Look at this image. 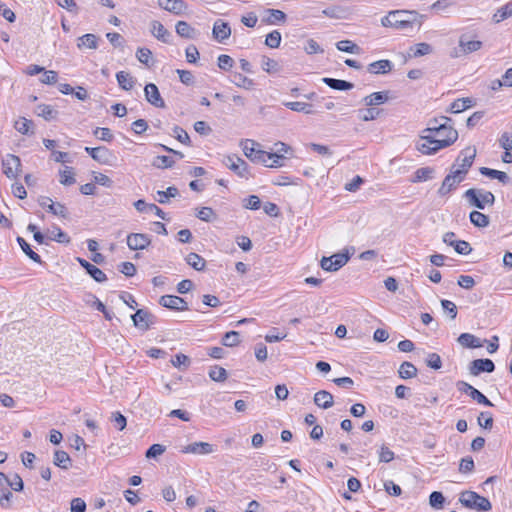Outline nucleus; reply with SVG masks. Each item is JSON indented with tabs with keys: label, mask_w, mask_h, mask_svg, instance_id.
Instances as JSON below:
<instances>
[{
	"label": "nucleus",
	"mask_w": 512,
	"mask_h": 512,
	"mask_svg": "<svg viewBox=\"0 0 512 512\" xmlns=\"http://www.w3.org/2000/svg\"><path fill=\"white\" fill-rule=\"evenodd\" d=\"M458 139V132L452 125V119L446 116L431 119L423 130L416 148L424 155H432L451 146Z\"/></svg>",
	"instance_id": "obj_1"
},
{
	"label": "nucleus",
	"mask_w": 512,
	"mask_h": 512,
	"mask_svg": "<svg viewBox=\"0 0 512 512\" xmlns=\"http://www.w3.org/2000/svg\"><path fill=\"white\" fill-rule=\"evenodd\" d=\"M423 15L414 10H395L390 11L382 18L381 23L384 27H393L398 30H412L413 25L418 21L419 27L422 24Z\"/></svg>",
	"instance_id": "obj_2"
},
{
	"label": "nucleus",
	"mask_w": 512,
	"mask_h": 512,
	"mask_svg": "<svg viewBox=\"0 0 512 512\" xmlns=\"http://www.w3.org/2000/svg\"><path fill=\"white\" fill-rule=\"evenodd\" d=\"M459 501L469 509L486 512L491 510L492 505L488 498L479 495L474 491H464L460 494Z\"/></svg>",
	"instance_id": "obj_3"
},
{
	"label": "nucleus",
	"mask_w": 512,
	"mask_h": 512,
	"mask_svg": "<svg viewBox=\"0 0 512 512\" xmlns=\"http://www.w3.org/2000/svg\"><path fill=\"white\" fill-rule=\"evenodd\" d=\"M464 197L471 206L481 210L485 209L486 205L492 206L495 202L494 194L482 189L470 188L464 193Z\"/></svg>",
	"instance_id": "obj_4"
},
{
	"label": "nucleus",
	"mask_w": 512,
	"mask_h": 512,
	"mask_svg": "<svg viewBox=\"0 0 512 512\" xmlns=\"http://www.w3.org/2000/svg\"><path fill=\"white\" fill-rule=\"evenodd\" d=\"M476 157V149L474 147H466L463 149L459 156L457 157L455 163L452 165L451 169L460 173V175L465 178L469 169L473 165L474 159Z\"/></svg>",
	"instance_id": "obj_5"
},
{
	"label": "nucleus",
	"mask_w": 512,
	"mask_h": 512,
	"mask_svg": "<svg viewBox=\"0 0 512 512\" xmlns=\"http://www.w3.org/2000/svg\"><path fill=\"white\" fill-rule=\"evenodd\" d=\"M349 258L347 253H337L330 257H323L320 265L323 270L334 272L342 268L349 261Z\"/></svg>",
	"instance_id": "obj_6"
},
{
	"label": "nucleus",
	"mask_w": 512,
	"mask_h": 512,
	"mask_svg": "<svg viewBox=\"0 0 512 512\" xmlns=\"http://www.w3.org/2000/svg\"><path fill=\"white\" fill-rule=\"evenodd\" d=\"M223 163L227 168L242 178L247 179L250 176L247 163L238 156H227L224 158Z\"/></svg>",
	"instance_id": "obj_7"
},
{
	"label": "nucleus",
	"mask_w": 512,
	"mask_h": 512,
	"mask_svg": "<svg viewBox=\"0 0 512 512\" xmlns=\"http://www.w3.org/2000/svg\"><path fill=\"white\" fill-rule=\"evenodd\" d=\"M2 168L4 174L10 178L15 179L18 177L21 170V160L18 156L13 154H7L2 159Z\"/></svg>",
	"instance_id": "obj_8"
},
{
	"label": "nucleus",
	"mask_w": 512,
	"mask_h": 512,
	"mask_svg": "<svg viewBox=\"0 0 512 512\" xmlns=\"http://www.w3.org/2000/svg\"><path fill=\"white\" fill-rule=\"evenodd\" d=\"M460 173L454 172L450 169V173L446 175L437 193L440 197L448 195L450 192L455 190L457 186L464 180Z\"/></svg>",
	"instance_id": "obj_9"
},
{
	"label": "nucleus",
	"mask_w": 512,
	"mask_h": 512,
	"mask_svg": "<svg viewBox=\"0 0 512 512\" xmlns=\"http://www.w3.org/2000/svg\"><path fill=\"white\" fill-rule=\"evenodd\" d=\"M442 240L445 244L452 246L458 254L468 255L472 251V248L467 241L456 240V235L454 232H446L443 235Z\"/></svg>",
	"instance_id": "obj_10"
},
{
	"label": "nucleus",
	"mask_w": 512,
	"mask_h": 512,
	"mask_svg": "<svg viewBox=\"0 0 512 512\" xmlns=\"http://www.w3.org/2000/svg\"><path fill=\"white\" fill-rule=\"evenodd\" d=\"M151 244V237L144 233H130L127 235V246L130 250H144Z\"/></svg>",
	"instance_id": "obj_11"
},
{
	"label": "nucleus",
	"mask_w": 512,
	"mask_h": 512,
	"mask_svg": "<svg viewBox=\"0 0 512 512\" xmlns=\"http://www.w3.org/2000/svg\"><path fill=\"white\" fill-rule=\"evenodd\" d=\"M159 304L167 309L175 311H186L188 310L187 302L176 295H163L159 299Z\"/></svg>",
	"instance_id": "obj_12"
},
{
	"label": "nucleus",
	"mask_w": 512,
	"mask_h": 512,
	"mask_svg": "<svg viewBox=\"0 0 512 512\" xmlns=\"http://www.w3.org/2000/svg\"><path fill=\"white\" fill-rule=\"evenodd\" d=\"M85 151L97 162L103 165H110L112 158H114L113 153L106 147H86Z\"/></svg>",
	"instance_id": "obj_13"
},
{
	"label": "nucleus",
	"mask_w": 512,
	"mask_h": 512,
	"mask_svg": "<svg viewBox=\"0 0 512 512\" xmlns=\"http://www.w3.org/2000/svg\"><path fill=\"white\" fill-rule=\"evenodd\" d=\"M214 451V445L208 442H193L181 448V452L184 454L208 455Z\"/></svg>",
	"instance_id": "obj_14"
},
{
	"label": "nucleus",
	"mask_w": 512,
	"mask_h": 512,
	"mask_svg": "<svg viewBox=\"0 0 512 512\" xmlns=\"http://www.w3.org/2000/svg\"><path fill=\"white\" fill-rule=\"evenodd\" d=\"M459 49H454L451 53L452 57H459L462 54H469L478 51L482 47V42L478 40H465L464 36L460 37Z\"/></svg>",
	"instance_id": "obj_15"
},
{
	"label": "nucleus",
	"mask_w": 512,
	"mask_h": 512,
	"mask_svg": "<svg viewBox=\"0 0 512 512\" xmlns=\"http://www.w3.org/2000/svg\"><path fill=\"white\" fill-rule=\"evenodd\" d=\"M158 5L175 15H183L188 10V5L183 0H158Z\"/></svg>",
	"instance_id": "obj_16"
},
{
	"label": "nucleus",
	"mask_w": 512,
	"mask_h": 512,
	"mask_svg": "<svg viewBox=\"0 0 512 512\" xmlns=\"http://www.w3.org/2000/svg\"><path fill=\"white\" fill-rule=\"evenodd\" d=\"M145 98L146 100L153 106L157 108H164L165 102L163 98L160 95V92L158 90V87L153 84L149 83L144 88Z\"/></svg>",
	"instance_id": "obj_17"
},
{
	"label": "nucleus",
	"mask_w": 512,
	"mask_h": 512,
	"mask_svg": "<svg viewBox=\"0 0 512 512\" xmlns=\"http://www.w3.org/2000/svg\"><path fill=\"white\" fill-rule=\"evenodd\" d=\"M40 206L47 208L50 213L62 218L68 217V210L62 203H54L49 197L39 199Z\"/></svg>",
	"instance_id": "obj_18"
},
{
	"label": "nucleus",
	"mask_w": 512,
	"mask_h": 512,
	"mask_svg": "<svg viewBox=\"0 0 512 512\" xmlns=\"http://www.w3.org/2000/svg\"><path fill=\"white\" fill-rule=\"evenodd\" d=\"M495 369V365L490 359H476L470 363L469 372L473 376L479 375L481 372L491 373Z\"/></svg>",
	"instance_id": "obj_19"
},
{
	"label": "nucleus",
	"mask_w": 512,
	"mask_h": 512,
	"mask_svg": "<svg viewBox=\"0 0 512 512\" xmlns=\"http://www.w3.org/2000/svg\"><path fill=\"white\" fill-rule=\"evenodd\" d=\"M154 316L144 309H138L134 315H132L133 323L136 327L147 330L151 324H153Z\"/></svg>",
	"instance_id": "obj_20"
},
{
	"label": "nucleus",
	"mask_w": 512,
	"mask_h": 512,
	"mask_svg": "<svg viewBox=\"0 0 512 512\" xmlns=\"http://www.w3.org/2000/svg\"><path fill=\"white\" fill-rule=\"evenodd\" d=\"M240 146L242 147L244 155L252 162H255L256 157H258V152L262 151L260 144L251 139L242 140Z\"/></svg>",
	"instance_id": "obj_21"
},
{
	"label": "nucleus",
	"mask_w": 512,
	"mask_h": 512,
	"mask_svg": "<svg viewBox=\"0 0 512 512\" xmlns=\"http://www.w3.org/2000/svg\"><path fill=\"white\" fill-rule=\"evenodd\" d=\"M79 264L87 271V273L97 282L101 283L106 281V274L96 267L95 265L89 263L87 260L78 258Z\"/></svg>",
	"instance_id": "obj_22"
},
{
	"label": "nucleus",
	"mask_w": 512,
	"mask_h": 512,
	"mask_svg": "<svg viewBox=\"0 0 512 512\" xmlns=\"http://www.w3.org/2000/svg\"><path fill=\"white\" fill-rule=\"evenodd\" d=\"M150 32L159 41H161L163 43H168L169 42V38H170L171 34L164 27V25L161 22H159L157 20H153L150 23Z\"/></svg>",
	"instance_id": "obj_23"
},
{
	"label": "nucleus",
	"mask_w": 512,
	"mask_h": 512,
	"mask_svg": "<svg viewBox=\"0 0 512 512\" xmlns=\"http://www.w3.org/2000/svg\"><path fill=\"white\" fill-rule=\"evenodd\" d=\"M389 99V91L374 92L363 98L365 106L372 107L384 104Z\"/></svg>",
	"instance_id": "obj_24"
},
{
	"label": "nucleus",
	"mask_w": 512,
	"mask_h": 512,
	"mask_svg": "<svg viewBox=\"0 0 512 512\" xmlns=\"http://www.w3.org/2000/svg\"><path fill=\"white\" fill-rule=\"evenodd\" d=\"M231 34L230 26L227 22L217 20L213 26V36L218 42H223Z\"/></svg>",
	"instance_id": "obj_25"
},
{
	"label": "nucleus",
	"mask_w": 512,
	"mask_h": 512,
	"mask_svg": "<svg viewBox=\"0 0 512 512\" xmlns=\"http://www.w3.org/2000/svg\"><path fill=\"white\" fill-rule=\"evenodd\" d=\"M313 400L315 405L322 409H329L334 404L333 395L326 390H320L316 392Z\"/></svg>",
	"instance_id": "obj_26"
},
{
	"label": "nucleus",
	"mask_w": 512,
	"mask_h": 512,
	"mask_svg": "<svg viewBox=\"0 0 512 512\" xmlns=\"http://www.w3.org/2000/svg\"><path fill=\"white\" fill-rule=\"evenodd\" d=\"M392 67L391 61L383 59L370 63L367 70L371 74H387L392 70Z\"/></svg>",
	"instance_id": "obj_27"
},
{
	"label": "nucleus",
	"mask_w": 512,
	"mask_h": 512,
	"mask_svg": "<svg viewBox=\"0 0 512 512\" xmlns=\"http://www.w3.org/2000/svg\"><path fill=\"white\" fill-rule=\"evenodd\" d=\"M457 341L461 346L466 348H479L483 346L482 341L470 333H462Z\"/></svg>",
	"instance_id": "obj_28"
},
{
	"label": "nucleus",
	"mask_w": 512,
	"mask_h": 512,
	"mask_svg": "<svg viewBox=\"0 0 512 512\" xmlns=\"http://www.w3.org/2000/svg\"><path fill=\"white\" fill-rule=\"evenodd\" d=\"M322 81L331 89L339 91L351 90L354 87L353 83L340 79L324 77Z\"/></svg>",
	"instance_id": "obj_29"
},
{
	"label": "nucleus",
	"mask_w": 512,
	"mask_h": 512,
	"mask_svg": "<svg viewBox=\"0 0 512 512\" xmlns=\"http://www.w3.org/2000/svg\"><path fill=\"white\" fill-rule=\"evenodd\" d=\"M176 33L186 39H193L196 36V30L186 21H178L175 25Z\"/></svg>",
	"instance_id": "obj_30"
},
{
	"label": "nucleus",
	"mask_w": 512,
	"mask_h": 512,
	"mask_svg": "<svg viewBox=\"0 0 512 512\" xmlns=\"http://www.w3.org/2000/svg\"><path fill=\"white\" fill-rule=\"evenodd\" d=\"M474 105V101L472 98H459L453 101L450 105L449 112L457 114L465 111L466 109L472 107Z\"/></svg>",
	"instance_id": "obj_31"
},
{
	"label": "nucleus",
	"mask_w": 512,
	"mask_h": 512,
	"mask_svg": "<svg viewBox=\"0 0 512 512\" xmlns=\"http://www.w3.org/2000/svg\"><path fill=\"white\" fill-rule=\"evenodd\" d=\"M116 80L121 89L129 91L135 84V79L126 71H119L116 73Z\"/></svg>",
	"instance_id": "obj_32"
},
{
	"label": "nucleus",
	"mask_w": 512,
	"mask_h": 512,
	"mask_svg": "<svg viewBox=\"0 0 512 512\" xmlns=\"http://www.w3.org/2000/svg\"><path fill=\"white\" fill-rule=\"evenodd\" d=\"M54 465L67 470L71 467L72 461L67 452L63 450H56L53 458Z\"/></svg>",
	"instance_id": "obj_33"
},
{
	"label": "nucleus",
	"mask_w": 512,
	"mask_h": 512,
	"mask_svg": "<svg viewBox=\"0 0 512 512\" xmlns=\"http://www.w3.org/2000/svg\"><path fill=\"white\" fill-rule=\"evenodd\" d=\"M479 172L484 176L490 177L492 179H497L499 182H501L503 184L509 183V177L503 171H499V170H495V169H491V168H487V167H481L479 169Z\"/></svg>",
	"instance_id": "obj_34"
},
{
	"label": "nucleus",
	"mask_w": 512,
	"mask_h": 512,
	"mask_svg": "<svg viewBox=\"0 0 512 512\" xmlns=\"http://www.w3.org/2000/svg\"><path fill=\"white\" fill-rule=\"evenodd\" d=\"M33 122L25 117H20L14 123V128L23 135L33 134Z\"/></svg>",
	"instance_id": "obj_35"
},
{
	"label": "nucleus",
	"mask_w": 512,
	"mask_h": 512,
	"mask_svg": "<svg viewBox=\"0 0 512 512\" xmlns=\"http://www.w3.org/2000/svg\"><path fill=\"white\" fill-rule=\"evenodd\" d=\"M187 264L194 268L197 271L204 270L206 266V261L203 257L198 255L197 253H189L185 258Z\"/></svg>",
	"instance_id": "obj_36"
},
{
	"label": "nucleus",
	"mask_w": 512,
	"mask_h": 512,
	"mask_svg": "<svg viewBox=\"0 0 512 512\" xmlns=\"http://www.w3.org/2000/svg\"><path fill=\"white\" fill-rule=\"evenodd\" d=\"M36 114L47 121L53 120L57 117L58 112L52 106L40 104L36 107Z\"/></svg>",
	"instance_id": "obj_37"
},
{
	"label": "nucleus",
	"mask_w": 512,
	"mask_h": 512,
	"mask_svg": "<svg viewBox=\"0 0 512 512\" xmlns=\"http://www.w3.org/2000/svg\"><path fill=\"white\" fill-rule=\"evenodd\" d=\"M261 67L264 71H266L269 74H277L281 71V66L278 63V61L267 56L262 57Z\"/></svg>",
	"instance_id": "obj_38"
},
{
	"label": "nucleus",
	"mask_w": 512,
	"mask_h": 512,
	"mask_svg": "<svg viewBox=\"0 0 512 512\" xmlns=\"http://www.w3.org/2000/svg\"><path fill=\"white\" fill-rule=\"evenodd\" d=\"M512 16V1L500 7L493 15V21L500 23L501 21Z\"/></svg>",
	"instance_id": "obj_39"
},
{
	"label": "nucleus",
	"mask_w": 512,
	"mask_h": 512,
	"mask_svg": "<svg viewBox=\"0 0 512 512\" xmlns=\"http://www.w3.org/2000/svg\"><path fill=\"white\" fill-rule=\"evenodd\" d=\"M469 218L476 227L485 228L489 225V217L479 211H472Z\"/></svg>",
	"instance_id": "obj_40"
},
{
	"label": "nucleus",
	"mask_w": 512,
	"mask_h": 512,
	"mask_svg": "<svg viewBox=\"0 0 512 512\" xmlns=\"http://www.w3.org/2000/svg\"><path fill=\"white\" fill-rule=\"evenodd\" d=\"M284 105L292 111L303 112L305 114L314 113V111L312 109V105L309 103L295 101V102H285Z\"/></svg>",
	"instance_id": "obj_41"
},
{
	"label": "nucleus",
	"mask_w": 512,
	"mask_h": 512,
	"mask_svg": "<svg viewBox=\"0 0 512 512\" xmlns=\"http://www.w3.org/2000/svg\"><path fill=\"white\" fill-rule=\"evenodd\" d=\"M398 373L402 379H409L416 376L417 368L411 362L406 361L400 365Z\"/></svg>",
	"instance_id": "obj_42"
},
{
	"label": "nucleus",
	"mask_w": 512,
	"mask_h": 512,
	"mask_svg": "<svg viewBox=\"0 0 512 512\" xmlns=\"http://www.w3.org/2000/svg\"><path fill=\"white\" fill-rule=\"evenodd\" d=\"M136 58L140 63H142L148 67H150L153 63L152 51L145 47L137 49Z\"/></svg>",
	"instance_id": "obj_43"
},
{
	"label": "nucleus",
	"mask_w": 512,
	"mask_h": 512,
	"mask_svg": "<svg viewBox=\"0 0 512 512\" xmlns=\"http://www.w3.org/2000/svg\"><path fill=\"white\" fill-rule=\"evenodd\" d=\"M78 48H88V49H96L97 48V37L94 34H85L78 38L77 43Z\"/></svg>",
	"instance_id": "obj_44"
},
{
	"label": "nucleus",
	"mask_w": 512,
	"mask_h": 512,
	"mask_svg": "<svg viewBox=\"0 0 512 512\" xmlns=\"http://www.w3.org/2000/svg\"><path fill=\"white\" fill-rule=\"evenodd\" d=\"M227 371L223 367L218 365H214L210 367L209 377L211 380L215 382H224L227 379Z\"/></svg>",
	"instance_id": "obj_45"
},
{
	"label": "nucleus",
	"mask_w": 512,
	"mask_h": 512,
	"mask_svg": "<svg viewBox=\"0 0 512 512\" xmlns=\"http://www.w3.org/2000/svg\"><path fill=\"white\" fill-rule=\"evenodd\" d=\"M17 242L19 243L22 251L34 262L36 263H42V260H41V257L36 253L34 252L30 245L22 238V237H17Z\"/></svg>",
	"instance_id": "obj_46"
},
{
	"label": "nucleus",
	"mask_w": 512,
	"mask_h": 512,
	"mask_svg": "<svg viewBox=\"0 0 512 512\" xmlns=\"http://www.w3.org/2000/svg\"><path fill=\"white\" fill-rule=\"evenodd\" d=\"M231 82L244 89H250L254 84L252 79H249L241 73H234L231 77Z\"/></svg>",
	"instance_id": "obj_47"
},
{
	"label": "nucleus",
	"mask_w": 512,
	"mask_h": 512,
	"mask_svg": "<svg viewBox=\"0 0 512 512\" xmlns=\"http://www.w3.org/2000/svg\"><path fill=\"white\" fill-rule=\"evenodd\" d=\"M434 170L430 167H422L415 171L413 182L427 181L433 177Z\"/></svg>",
	"instance_id": "obj_48"
},
{
	"label": "nucleus",
	"mask_w": 512,
	"mask_h": 512,
	"mask_svg": "<svg viewBox=\"0 0 512 512\" xmlns=\"http://www.w3.org/2000/svg\"><path fill=\"white\" fill-rule=\"evenodd\" d=\"M336 47L339 51H342V52L356 53V54H358L360 52L359 46L350 40L339 41V42H337Z\"/></svg>",
	"instance_id": "obj_49"
},
{
	"label": "nucleus",
	"mask_w": 512,
	"mask_h": 512,
	"mask_svg": "<svg viewBox=\"0 0 512 512\" xmlns=\"http://www.w3.org/2000/svg\"><path fill=\"white\" fill-rule=\"evenodd\" d=\"M240 335L237 331L227 332L222 338V344L226 347H235L240 343Z\"/></svg>",
	"instance_id": "obj_50"
},
{
	"label": "nucleus",
	"mask_w": 512,
	"mask_h": 512,
	"mask_svg": "<svg viewBox=\"0 0 512 512\" xmlns=\"http://www.w3.org/2000/svg\"><path fill=\"white\" fill-rule=\"evenodd\" d=\"M60 183L65 186H70L75 183V177L72 167H65L60 171Z\"/></svg>",
	"instance_id": "obj_51"
},
{
	"label": "nucleus",
	"mask_w": 512,
	"mask_h": 512,
	"mask_svg": "<svg viewBox=\"0 0 512 512\" xmlns=\"http://www.w3.org/2000/svg\"><path fill=\"white\" fill-rule=\"evenodd\" d=\"M359 117L363 121H372L379 117L381 110L375 109V108H367V109H361L358 111Z\"/></svg>",
	"instance_id": "obj_52"
},
{
	"label": "nucleus",
	"mask_w": 512,
	"mask_h": 512,
	"mask_svg": "<svg viewBox=\"0 0 512 512\" xmlns=\"http://www.w3.org/2000/svg\"><path fill=\"white\" fill-rule=\"evenodd\" d=\"M178 194V189L174 186H170L166 189V191H158L159 198L157 201L161 204H165L168 202L169 197H176Z\"/></svg>",
	"instance_id": "obj_53"
},
{
	"label": "nucleus",
	"mask_w": 512,
	"mask_h": 512,
	"mask_svg": "<svg viewBox=\"0 0 512 512\" xmlns=\"http://www.w3.org/2000/svg\"><path fill=\"white\" fill-rule=\"evenodd\" d=\"M281 43V33L277 30L270 32L266 36L265 44L270 48H278Z\"/></svg>",
	"instance_id": "obj_54"
},
{
	"label": "nucleus",
	"mask_w": 512,
	"mask_h": 512,
	"mask_svg": "<svg viewBox=\"0 0 512 512\" xmlns=\"http://www.w3.org/2000/svg\"><path fill=\"white\" fill-rule=\"evenodd\" d=\"M452 5H454L453 0H437L431 5L430 9L439 14L446 12Z\"/></svg>",
	"instance_id": "obj_55"
},
{
	"label": "nucleus",
	"mask_w": 512,
	"mask_h": 512,
	"mask_svg": "<svg viewBox=\"0 0 512 512\" xmlns=\"http://www.w3.org/2000/svg\"><path fill=\"white\" fill-rule=\"evenodd\" d=\"M173 136L182 144H185L187 146L191 145L190 137L183 128L175 126L173 128Z\"/></svg>",
	"instance_id": "obj_56"
},
{
	"label": "nucleus",
	"mask_w": 512,
	"mask_h": 512,
	"mask_svg": "<svg viewBox=\"0 0 512 512\" xmlns=\"http://www.w3.org/2000/svg\"><path fill=\"white\" fill-rule=\"evenodd\" d=\"M478 424L484 429H492L493 427V417L490 412H481L478 416Z\"/></svg>",
	"instance_id": "obj_57"
},
{
	"label": "nucleus",
	"mask_w": 512,
	"mask_h": 512,
	"mask_svg": "<svg viewBox=\"0 0 512 512\" xmlns=\"http://www.w3.org/2000/svg\"><path fill=\"white\" fill-rule=\"evenodd\" d=\"M111 422L119 431L124 430L127 425L126 417L118 411L112 413Z\"/></svg>",
	"instance_id": "obj_58"
},
{
	"label": "nucleus",
	"mask_w": 512,
	"mask_h": 512,
	"mask_svg": "<svg viewBox=\"0 0 512 512\" xmlns=\"http://www.w3.org/2000/svg\"><path fill=\"white\" fill-rule=\"evenodd\" d=\"M94 136L98 139L106 142H110L113 140V134L109 128L106 127H97L94 132Z\"/></svg>",
	"instance_id": "obj_59"
},
{
	"label": "nucleus",
	"mask_w": 512,
	"mask_h": 512,
	"mask_svg": "<svg viewBox=\"0 0 512 512\" xmlns=\"http://www.w3.org/2000/svg\"><path fill=\"white\" fill-rule=\"evenodd\" d=\"M413 49H414V52H413L414 57H421L424 55H428L432 52V46L425 42L417 43Z\"/></svg>",
	"instance_id": "obj_60"
},
{
	"label": "nucleus",
	"mask_w": 512,
	"mask_h": 512,
	"mask_svg": "<svg viewBox=\"0 0 512 512\" xmlns=\"http://www.w3.org/2000/svg\"><path fill=\"white\" fill-rule=\"evenodd\" d=\"M42 73V77L40 78L41 83L46 85H52L57 82L58 74L56 71L44 69Z\"/></svg>",
	"instance_id": "obj_61"
},
{
	"label": "nucleus",
	"mask_w": 512,
	"mask_h": 512,
	"mask_svg": "<svg viewBox=\"0 0 512 512\" xmlns=\"http://www.w3.org/2000/svg\"><path fill=\"white\" fill-rule=\"evenodd\" d=\"M197 217L205 222H211L215 219V213L211 207H202L197 212Z\"/></svg>",
	"instance_id": "obj_62"
},
{
	"label": "nucleus",
	"mask_w": 512,
	"mask_h": 512,
	"mask_svg": "<svg viewBox=\"0 0 512 512\" xmlns=\"http://www.w3.org/2000/svg\"><path fill=\"white\" fill-rule=\"evenodd\" d=\"M165 451H166V447L164 445H162V444H153L146 451L145 456L148 459L156 458V457L162 455Z\"/></svg>",
	"instance_id": "obj_63"
},
{
	"label": "nucleus",
	"mask_w": 512,
	"mask_h": 512,
	"mask_svg": "<svg viewBox=\"0 0 512 512\" xmlns=\"http://www.w3.org/2000/svg\"><path fill=\"white\" fill-rule=\"evenodd\" d=\"M445 499L441 492L434 491L430 494L429 502L430 505L435 509H440L443 506Z\"/></svg>",
	"instance_id": "obj_64"
}]
</instances>
